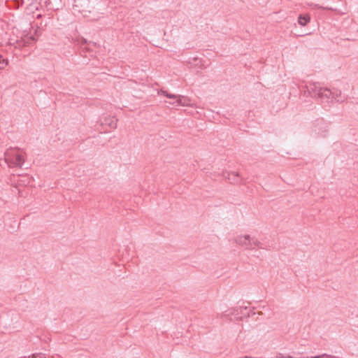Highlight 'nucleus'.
Here are the masks:
<instances>
[{"instance_id": "obj_6", "label": "nucleus", "mask_w": 358, "mask_h": 358, "mask_svg": "<svg viewBox=\"0 0 358 358\" xmlns=\"http://www.w3.org/2000/svg\"><path fill=\"white\" fill-rule=\"evenodd\" d=\"M36 41V38L34 36H25L24 38H21L20 40H16L15 44V48H22L29 44L34 43Z\"/></svg>"}, {"instance_id": "obj_3", "label": "nucleus", "mask_w": 358, "mask_h": 358, "mask_svg": "<svg viewBox=\"0 0 358 358\" xmlns=\"http://www.w3.org/2000/svg\"><path fill=\"white\" fill-rule=\"evenodd\" d=\"M160 94L166 96V97H168L169 99H174L175 101L173 102H171V101L169 102V103L171 104V105H174V106H185V105L187 104L186 103L187 99L185 96H180V95L177 96V95H175V94H173L168 93L166 91H164L162 90H158V95H159Z\"/></svg>"}, {"instance_id": "obj_14", "label": "nucleus", "mask_w": 358, "mask_h": 358, "mask_svg": "<svg viewBox=\"0 0 358 358\" xmlns=\"http://www.w3.org/2000/svg\"><path fill=\"white\" fill-rule=\"evenodd\" d=\"M279 358H285V355H283L282 354H279V355L278 356Z\"/></svg>"}, {"instance_id": "obj_2", "label": "nucleus", "mask_w": 358, "mask_h": 358, "mask_svg": "<svg viewBox=\"0 0 358 358\" xmlns=\"http://www.w3.org/2000/svg\"><path fill=\"white\" fill-rule=\"evenodd\" d=\"M236 243L244 247L245 250H252L255 247L260 249H264L263 244L255 237H251L250 235L238 236L235 238Z\"/></svg>"}, {"instance_id": "obj_9", "label": "nucleus", "mask_w": 358, "mask_h": 358, "mask_svg": "<svg viewBox=\"0 0 358 358\" xmlns=\"http://www.w3.org/2000/svg\"><path fill=\"white\" fill-rule=\"evenodd\" d=\"M310 20V17L308 15H300L298 17V23L301 26H306Z\"/></svg>"}, {"instance_id": "obj_16", "label": "nucleus", "mask_w": 358, "mask_h": 358, "mask_svg": "<svg viewBox=\"0 0 358 358\" xmlns=\"http://www.w3.org/2000/svg\"><path fill=\"white\" fill-rule=\"evenodd\" d=\"M29 358H30V357H29Z\"/></svg>"}, {"instance_id": "obj_8", "label": "nucleus", "mask_w": 358, "mask_h": 358, "mask_svg": "<svg viewBox=\"0 0 358 358\" xmlns=\"http://www.w3.org/2000/svg\"><path fill=\"white\" fill-rule=\"evenodd\" d=\"M223 176L228 178L231 183L236 184L239 182V173H224Z\"/></svg>"}, {"instance_id": "obj_15", "label": "nucleus", "mask_w": 358, "mask_h": 358, "mask_svg": "<svg viewBox=\"0 0 358 358\" xmlns=\"http://www.w3.org/2000/svg\"><path fill=\"white\" fill-rule=\"evenodd\" d=\"M285 358H294V357H292L290 355H287V356L285 357Z\"/></svg>"}, {"instance_id": "obj_5", "label": "nucleus", "mask_w": 358, "mask_h": 358, "mask_svg": "<svg viewBox=\"0 0 358 358\" xmlns=\"http://www.w3.org/2000/svg\"><path fill=\"white\" fill-rule=\"evenodd\" d=\"M315 95H317L320 98L329 99L334 97V92L328 88L320 87L318 90L315 88Z\"/></svg>"}, {"instance_id": "obj_10", "label": "nucleus", "mask_w": 358, "mask_h": 358, "mask_svg": "<svg viewBox=\"0 0 358 358\" xmlns=\"http://www.w3.org/2000/svg\"><path fill=\"white\" fill-rule=\"evenodd\" d=\"M334 92V97H331L332 99H336L338 101H343L345 98V96L341 97V92L339 90L333 91Z\"/></svg>"}, {"instance_id": "obj_4", "label": "nucleus", "mask_w": 358, "mask_h": 358, "mask_svg": "<svg viewBox=\"0 0 358 358\" xmlns=\"http://www.w3.org/2000/svg\"><path fill=\"white\" fill-rule=\"evenodd\" d=\"M77 45L83 50L86 51H92L93 48L96 46V43L93 41H88L83 37L77 39Z\"/></svg>"}, {"instance_id": "obj_1", "label": "nucleus", "mask_w": 358, "mask_h": 358, "mask_svg": "<svg viewBox=\"0 0 358 358\" xmlns=\"http://www.w3.org/2000/svg\"><path fill=\"white\" fill-rule=\"evenodd\" d=\"M24 160V153L19 149L10 148L5 152V161L10 167H21Z\"/></svg>"}, {"instance_id": "obj_11", "label": "nucleus", "mask_w": 358, "mask_h": 358, "mask_svg": "<svg viewBox=\"0 0 358 358\" xmlns=\"http://www.w3.org/2000/svg\"><path fill=\"white\" fill-rule=\"evenodd\" d=\"M8 64V62L7 59H4L3 56L0 54V65L7 66Z\"/></svg>"}, {"instance_id": "obj_12", "label": "nucleus", "mask_w": 358, "mask_h": 358, "mask_svg": "<svg viewBox=\"0 0 358 358\" xmlns=\"http://www.w3.org/2000/svg\"><path fill=\"white\" fill-rule=\"evenodd\" d=\"M34 358H47L46 355L43 353H38L33 355Z\"/></svg>"}, {"instance_id": "obj_13", "label": "nucleus", "mask_w": 358, "mask_h": 358, "mask_svg": "<svg viewBox=\"0 0 358 358\" xmlns=\"http://www.w3.org/2000/svg\"><path fill=\"white\" fill-rule=\"evenodd\" d=\"M314 7H315V8H322V9H325V10H334V8H330V7H322V6H319V5H317V4H315V5L314 6Z\"/></svg>"}, {"instance_id": "obj_7", "label": "nucleus", "mask_w": 358, "mask_h": 358, "mask_svg": "<svg viewBox=\"0 0 358 358\" xmlns=\"http://www.w3.org/2000/svg\"><path fill=\"white\" fill-rule=\"evenodd\" d=\"M100 121L101 125L108 126L112 129H115L117 127V120L115 117H104Z\"/></svg>"}]
</instances>
